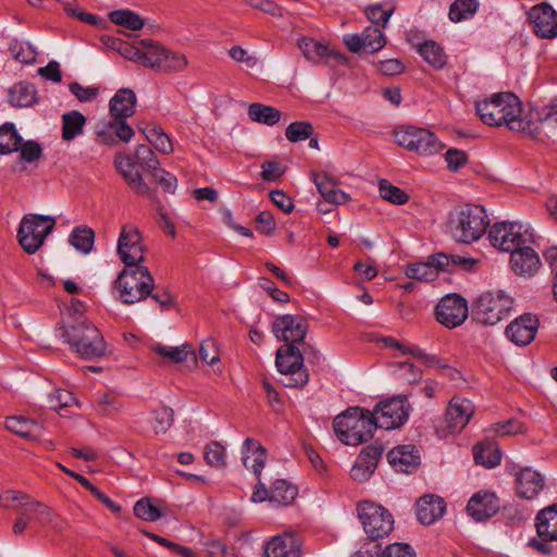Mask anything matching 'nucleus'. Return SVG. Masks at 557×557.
<instances>
[{
	"mask_svg": "<svg viewBox=\"0 0 557 557\" xmlns=\"http://www.w3.org/2000/svg\"><path fill=\"white\" fill-rule=\"evenodd\" d=\"M535 528L540 539L544 541H557V503L537 512Z\"/></svg>",
	"mask_w": 557,
	"mask_h": 557,
	"instance_id": "f704fd0d",
	"label": "nucleus"
},
{
	"mask_svg": "<svg viewBox=\"0 0 557 557\" xmlns=\"http://www.w3.org/2000/svg\"><path fill=\"white\" fill-rule=\"evenodd\" d=\"M539 326L536 315L524 313L506 327V336L518 346H528L534 341Z\"/></svg>",
	"mask_w": 557,
	"mask_h": 557,
	"instance_id": "aec40b11",
	"label": "nucleus"
},
{
	"mask_svg": "<svg viewBox=\"0 0 557 557\" xmlns=\"http://www.w3.org/2000/svg\"><path fill=\"white\" fill-rule=\"evenodd\" d=\"M393 12V8L384 10L381 4H375L368 8L367 16L372 23L386 27Z\"/></svg>",
	"mask_w": 557,
	"mask_h": 557,
	"instance_id": "0e129e2a",
	"label": "nucleus"
},
{
	"mask_svg": "<svg viewBox=\"0 0 557 557\" xmlns=\"http://www.w3.org/2000/svg\"><path fill=\"white\" fill-rule=\"evenodd\" d=\"M136 164L150 174L160 168V162L154 152L146 145H138L135 150Z\"/></svg>",
	"mask_w": 557,
	"mask_h": 557,
	"instance_id": "3c124183",
	"label": "nucleus"
},
{
	"mask_svg": "<svg viewBox=\"0 0 557 557\" xmlns=\"http://www.w3.org/2000/svg\"><path fill=\"white\" fill-rule=\"evenodd\" d=\"M119 45L117 51L125 58L131 61H136L140 63L144 66H147L148 60L146 59L147 53V45L143 44V40L140 41V45L143 48H137L129 46L125 42H122L121 40H114Z\"/></svg>",
	"mask_w": 557,
	"mask_h": 557,
	"instance_id": "4d7b16f0",
	"label": "nucleus"
},
{
	"mask_svg": "<svg viewBox=\"0 0 557 557\" xmlns=\"http://www.w3.org/2000/svg\"><path fill=\"white\" fill-rule=\"evenodd\" d=\"M527 116L532 119L536 125V133L528 134L529 136L540 137L542 133L549 136L548 133L557 128V98L540 109L530 110Z\"/></svg>",
	"mask_w": 557,
	"mask_h": 557,
	"instance_id": "cd10ccee",
	"label": "nucleus"
},
{
	"mask_svg": "<svg viewBox=\"0 0 557 557\" xmlns=\"http://www.w3.org/2000/svg\"><path fill=\"white\" fill-rule=\"evenodd\" d=\"M298 47L305 58L311 62L325 60L326 63L342 64L347 62V58L338 51L331 50L327 46L315 41L312 38L304 37L298 41Z\"/></svg>",
	"mask_w": 557,
	"mask_h": 557,
	"instance_id": "a878e982",
	"label": "nucleus"
},
{
	"mask_svg": "<svg viewBox=\"0 0 557 557\" xmlns=\"http://www.w3.org/2000/svg\"><path fill=\"white\" fill-rule=\"evenodd\" d=\"M436 321L448 329L461 325L468 317L467 300L458 294H449L435 308Z\"/></svg>",
	"mask_w": 557,
	"mask_h": 557,
	"instance_id": "f3484780",
	"label": "nucleus"
},
{
	"mask_svg": "<svg viewBox=\"0 0 557 557\" xmlns=\"http://www.w3.org/2000/svg\"><path fill=\"white\" fill-rule=\"evenodd\" d=\"M152 351H154L156 354H158L159 356L163 357L164 359L172 363H181L187 360L189 356L193 358L194 362L197 359L195 350L188 344H184L176 347L157 344L152 346Z\"/></svg>",
	"mask_w": 557,
	"mask_h": 557,
	"instance_id": "4c0bfd02",
	"label": "nucleus"
},
{
	"mask_svg": "<svg viewBox=\"0 0 557 557\" xmlns=\"http://www.w3.org/2000/svg\"><path fill=\"white\" fill-rule=\"evenodd\" d=\"M446 510L444 499L437 495H424L417 502V518L425 525L433 524Z\"/></svg>",
	"mask_w": 557,
	"mask_h": 557,
	"instance_id": "c85d7f7f",
	"label": "nucleus"
},
{
	"mask_svg": "<svg viewBox=\"0 0 557 557\" xmlns=\"http://www.w3.org/2000/svg\"><path fill=\"white\" fill-rule=\"evenodd\" d=\"M379 191L384 200H387L394 205H404L409 199V196L403 189L393 185L386 180L380 181Z\"/></svg>",
	"mask_w": 557,
	"mask_h": 557,
	"instance_id": "5fc2aeb1",
	"label": "nucleus"
},
{
	"mask_svg": "<svg viewBox=\"0 0 557 557\" xmlns=\"http://www.w3.org/2000/svg\"><path fill=\"white\" fill-rule=\"evenodd\" d=\"M487 238L493 247L511 253L523 245L533 244L534 233L522 222H498L490 227Z\"/></svg>",
	"mask_w": 557,
	"mask_h": 557,
	"instance_id": "0eeeda50",
	"label": "nucleus"
},
{
	"mask_svg": "<svg viewBox=\"0 0 557 557\" xmlns=\"http://www.w3.org/2000/svg\"><path fill=\"white\" fill-rule=\"evenodd\" d=\"M281 111L274 107L253 102L248 108V116L251 121L265 124L268 126L275 125L281 119Z\"/></svg>",
	"mask_w": 557,
	"mask_h": 557,
	"instance_id": "a19ab883",
	"label": "nucleus"
},
{
	"mask_svg": "<svg viewBox=\"0 0 557 557\" xmlns=\"http://www.w3.org/2000/svg\"><path fill=\"white\" fill-rule=\"evenodd\" d=\"M528 17L533 25V30L542 38H554L557 36V13L548 3H541L533 7Z\"/></svg>",
	"mask_w": 557,
	"mask_h": 557,
	"instance_id": "6ab92c4d",
	"label": "nucleus"
},
{
	"mask_svg": "<svg viewBox=\"0 0 557 557\" xmlns=\"http://www.w3.org/2000/svg\"><path fill=\"white\" fill-rule=\"evenodd\" d=\"M479 9L476 0H455L448 12L450 21L458 23L471 18Z\"/></svg>",
	"mask_w": 557,
	"mask_h": 557,
	"instance_id": "de8ad7c7",
	"label": "nucleus"
},
{
	"mask_svg": "<svg viewBox=\"0 0 557 557\" xmlns=\"http://www.w3.org/2000/svg\"><path fill=\"white\" fill-rule=\"evenodd\" d=\"M516 492L520 498L532 500L545 487L544 476L532 468H521L516 473Z\"/></svg>",
	"mask_w": 557,
	"mask_h": 557,
	"instance_id": "393cba45",
	"label": "nucleus"
},
{
	"mask_svg": "<svg viewBox=\"0 0 557 557\" xmlns=\"http://www.w3.org/2000/svg\"><path fill=\"white\" fill-rule=\"evenodd\" d=\"M225 447L219 442H211L205 448V459L212 467L225 466Z\"/></svg>",
	"mask_w": 557,
	"mask_h": 557,
	"instance_id": "bf43d9fd",
	"label": "nucleus"
},
{
	"mask_svg": "<svg viewBox=\"0 0 557 557\" xmlns=\"http://www.w3.org/2000/svg\"><path fill=\"white\" fill-rule=\"evenodd\" d=\"M383 451V446L377 443L368 445L362 448L357 459L375 470Z\"/></svg>",
	"mask_w": 557,
	"mask_h": 557,
	"instance_id": "052dcab7",
	"label": "nucleus"
},
{
	"mask_svg": "<svg viewBox=\"0 0 557 557\" xmlns=\"http://www.w3.org/2000/svg\"><path fill=\"white\" fill-rule=\"evenodd\" d=\"M4 425L8 431L29 441H38L44 434L41 424L23 416L8 417Z\"/></svg>",
	"mask_w": 557,
	"mask_h": 557,
	"instance_id": "2f4dec72",
	"label": "nucleus"
},
{
	"mask_svg": "<svg viewBox=\"0 0 557 557\" xmlns=\"http://www.w3.org/2000/svg\"><path fill=\"white\" fill-rule=\"evenodd\" d=\"M110 114L114 121H125L136 111V95L132 89L121 88L111 98Z\"/></svg>",
	"mask_w": 557,
	"mask_h": 557,
	"instance_id": "c756f323",
	"label": "nucleus"
},
{
	"mask_svg": "<svg viewBox=\"0 0 557 557\" xmlns=\"http://www.w3.org/2000/svg\"><path fill=\"white\" fill-rule=\"evenodd\" d=\"M413 548L406 543H393L385 547L382 557H414Z\"/></svg>",
	"mask_w": 557,
	"mask_h": 557,
	"instance_id": "774afa93",
	"label": "nucleus"
},
{
	"mask_svg": "<svg viewBox=\"0 0 557 557\" xmlns=\"http://www.w3.org/2000/svg\"><path fill=\"white\" fill-rule=\"evenodd\" d=\"M542 265L541 259L530 245H523L516 249L510 256V268L512 272L522 277L534 276Z\"/></svg>",
	"mask_w": 557,
	"mask_h": 557,
	"instance_id": "b1692460",
	"label": "nucleus"
},
{
	"mask_svg": "<svg viewBox=\"0 0 557 557\" xmlns=\"http://www.w3.org/2000/svg\"><path fill=\"white\" fill-rule=\"evenodd\" d=\"M275 366L282 374L289 375L284 385L301 388L309 381L308 370L304 367V355L299 347L285 344L276 351Z\"/></svg>",
	"mask_w": 557,
	"mask_h": 557,
	"instance_id": "1a4fd4ad",
	"label": "nucleus"
},
{
	"mask_svg": "<svg viewBox=\"0 0 557 557\" xmlns=\"http://www.w3.org/2000/svg\"><path fill=\"white\" fill-rule=\"evenodd\" d=\"M49 408L58 411L60 416H66L70 408L78 407V403L73 394L66 389H58L49 396Z\"/></svg>",
	"mask_w": 557,
	"mask_h": 557,
	"instance_id": "a18cd8bd",
	"label": "nucleus"
},
{
	"mask_svg": "<svg viewBox=\"0 0 557 557\" xmlns=\"http://www.w3.org/2000/svg\"><path fill=\"white\" fill-rule=\"evenodd\" d=\"M298 494V488L286 480H276L270 488L269 500L276 505H289Z\"/></svg>",
	"mask_w": 557,
	"mask_h": 557,
	"instance_id": "ea45409f",
	"label": "nucleus"
},
{
	"mask_svg": "<svg viewBox=\"0 0 557 557\" xmlns=\"http://www.w3.org/2000/svg\"><path fill=\"white\" fill-rule=\"evenodd\" d=\"M473 457L476 465L495 468L502 461V453L496 442L487 440L474 445Z\"/></svg>",
	"mask_w": 557,
	"mask_h": 557,
	"instance_id": "c9c22d12",
	"label": "nucleus"
},
{
	"mask_svg": "<svg viewBox=\"0 0 557 557\" xmlns=\"http://www.w3.org/2000/svg\"><path fill=\"white\" fill-rule=\"evenodd\" d=\"M364 51L374 53L381 50L386 41L384 34L376 26H369L362 32Z\"/></svg>",
	"mask_w": 557,
	"mask_h": 557,
	"instance_id": "603ef678",
	"label": "nucleus"
},
{
	"mask_svg": "<svg viewBox=\"0 0 557 557\" xmlns=\"http://www.w3.org/2000/svg\"><path fill=\"white\" fill-rule=\"evenodd\" d=\"M134 515L148 522L157 521L162 516L159 507L153 505L149 497H144L135 503Z\"/></svg>",
	"mask_w": 557,
	"mask_h": 557,
	"instance_id": "864d4df0",
	"label": "nucleus"
},
{
	"mask_svg": "<svg viewBox=\"0 0 557 557\" xmlns=\"http://www.w3.org/2000/svg\"><path fill=\"white\" fill-rule=\"evenodd\" d=\"M174 411L169 407H161L153 411L152 428L156 434H164L173 424Z\"/></svg>",
	"mask_w": 557,
	"mask_h": 557,
	"instance_id": "6e6d98bb",
	"label": "nucleus"
},
{
	"mask_svg": "<svg viewBox=\"0 0 557 557\" xmlns=\"http://www.w3.org/2000/svg\"><path fill=\"white\" fill-rule=\"evenodd\" d=\"M23 138L13 123L0 126V154H9L18 150Z\"/></svg>",
	"mask_w": 557,
	"mask_h": 557,
	"instance_id": "c03bdc74",
	"label": "nucleus"
},
{
	"mask_svg": "<svg viewBox=\"0 0 557 557\" xmlns=\"http://www.w3.org/2000/svg\"><path fill=\"white\" fill-rule=\"evenodd\" d=\"M395 143L419 154H435L443 149L436 135L426 128L399 126L394 132Z\"/></svg>",
	"mask_w": 557,
	"mask_h": 557,
	"instance_id": "9b49d317",
	"label": "nucleus"
},
{
	"mask_svg": "<svg viewBox=\"0 0 557 557\" xmlns=\"http://www.w3.org/2000/svg\"><path fill=\"white\" fill-rule=\"evenodd\" d=\"M147 45V67L164 74L177 73L186 69L188 61L185 54L165 49L151 39H144Z\"/></svg>",
	"mask_w": 557,
	"mask_h": 557,
	"instance_id": "4468645a",
	"label": "nucleus"
},
{
	"mask_svg": "<svg viewBox=\"0 0 557 557\" xmlns=\"http://www.w3.org/2000/svg\"><path fill=\"white\" fill-rule=\"evenodd\" d=\"M264 553L267 557H300V543L292 534L274 536Z\"/></svg>",
	"mask_w": 557,
	"mask_h": 557,
	"instance_id": "473e14b6",
	"label": "nucleus"
},
{
	"mask_svg": "<svg viewBox=\"0 0 557 557\" xmlns=\"http://www.w3.org/2000/svg\"><path fill=\"white\" fill-rule=\"evenodd\" d=\"M9 102L16 108H28L37 102V91L33 84L21 82L9 91Z\"/></svg>",
	"mask_w": 557,
	"mask_h": 557,
	"instance_id": "e433bc0d",
	"label": "nucleus"
},
{
	"mask_svg": "<svg viewBox=\"0 0 557 557\" xmlns=\"http://www.w3.org/2000/svg\"><path fill=\"white\" fill-rule=\"evenodd\" d=\"M69 242L77 251L87 255L94 248L95 232L86 225L77 226L71 232Z\"/></svg>",
	"mask_w": 557,
	"mask_h": 557,
	"instance_id": "37998d69",
	"label": "nucleus"
},
{
	"mask_svg": "<svg viewBox=\"0 0 557 557\" xmlns=\"http://www.w3.org/2000/svg\"><path fill=\"white\" fill-rule=\"evenodd\" d=\"M86 117L79 111L72 110L62 115V138L71 141L84 131Z\"/></svg>",
	"mask_w": 557,
	"mask_h": 557,
	"instance_id": "58836bf2",
	"label": "nucleus"
},
{
	"mask_svg": "<svg viewBox=\"0 0 557 557\" xmlns=\"http://www.w3.org/2000/svg\"><path fill=\"white\" fill-rule=\"evenodd\" d=\"M499 499L495 493L479 491L468 502L467 512L476 522L492 518L499 510Z\"/></svg>",
	"mask_w": 557,
	"mask_h": 557,
	"instance_id": "412c9836",
	"label": "nucleus"
},
{
	"mask_svg": "<svg viewBox=\"0 0 557 557\" xmlns=\"http://www.w3.org/2000/svg\"><path fill=\"white\" fill-rule=\"evenodd\" d=\"M109 16L112 23L124 26L131 30H138L144 26L141 17L128 10H116L111 12Z\"/></svg>",
	"mask_w": 557,
	"mask_h": 557,
	"instance_id": "8fccbe9b",
	"label": "nucleus"
},
{
	"mask_svg": "<svg viewBox=\"0 0 557 557\" xmlns=\"http://www.w3.org/2000/svg\"><path fill=\"white\" fill-rule=\"evenodd\" d=\"M199 355L201 360L207 364L212 366L216 363L220 358L215 341L212 338L202 341L199 348Z\"/></svg>",
	"mask_w": 557,
	"mask_h": 557,
	"instance_id": "69168bd1",
	"label": "nucleus"
},
{
	"mask_svg": "<svg viewBox=\"0 0 557 557\" xmlns=\"http://www.w3.org/2000/svg\"><path fill=\"white\" fill-rule=\"evenodd\" d=\"M481 121L490 126H507L512 132L536 133V125L523 112L519 98L512 92L494 94L475 102Z\"/></svg>",
	"mask_w": 557,
	"mask_h": 557,
	"instance_id": "f257e3e1",
	"label": "nucleus"
},
{
	"mask_svg": "<svg viewBox=\"0 0 557 557\" xmlns=\"http://www.w3.org/2000/svg\"><path fill=\"white\" fill-rule=\"evenodd\" d=\"M475 262L471 258L438 252L431 256L428 262L408 264L405 273L409 278L432 282L437 277L438 271L455 272L457 269L469 271Z\"/></svg>",
	"mask_w": 557,
	"mask_h": 557,
	"instance_id": "423d86ee",
	"label": "nucleus"
},
{
	"mask_svg": "<svg viewBox=\"0 0 557 557\" xmlns=\"http://www.w3.org/2000/svg\"><path fill=\"white\" fill-rule=\"evenodd\" d=\"M151 176L162 187V189L165 193L173 194L175 191L177 187V180L173 174L159 168L158 170L151 173Z\"/></svg>",
	"mask_w": 557,
	"mask_h": 557,
	"instance_id": "338daca9",
	"label": "nucleus"
},
{
	"mask_svg": "<svg viewBox=\"0 0 557 557\" xmlns=\"http://www.w3.org/2000/svg\"><path fill=\"white\" fill-rule=\"evenodd\" d=\"M146 136V139L158 150L160 153L170 154L173 152L172 141L166 133L161 127L156 125H146L139 128Z\"/></svg>",
	"mask_w": 557,
	"mask_h": 557,
	"instance_id": "79ce46f5",
	"label": "nucleus"
},
{
	"mask_svg": "<svg viewBox=\"0 0 557 557\" xmlns=\"http://www.w3.org/2000/svg\"><path fill=\"white\" fill-rule=\"evenodd\" d=\"M114 165L133 191L146 197L152 196L150 187L144 182L141 174L135 169L136 160L133 161L129 156L120 152L114 158Z\"/></svg>",
	"mask_w": 557,
	"mask_h": 557,
	"instance_id": "5701e85b",
	"label": "nucleus"
},
{
	"mask_svg": "<svg viewBox=\"0 0 557 557\" xmlns=\"http://www.w3.org/2000/svg\"><path fill=\"white\" fill-rule=\"evenodd\" d=\"M61 337L82 358L90 360L106 355L107 346L100 331L81 317L76 323L59 329Z\"/></svg>",
	"mask_w": 557,
	"mask_h": 557,
	"instance_id": "7ed1b4c3",
	"label": "nucleus"
},
{
	"mask_svg": "<svg viewBox=\"0 0 557 557\" xmlns=\"http://www.w3.org/2000/svg\"><path fill=\"white\" fill-rule=\"evenodd\" d=\"M392 368L396 377L408 384L417 383L422 379V371L407 360L396 361L392 363Z\"/></svg>",
	"mask_w": 557,
	"mask_h": 557,
	"instance_id": "09e8293b",
	"label": "nucleus"
},
{
	"mask_svg": "<svg viewBox=\"0 0 557 557\" xmlns=\"http://www.w3.org/2000/svg\"><path fill=\"white\" fill-rule=\"evenodd\" d=\"M134 129L126 123V121H110L102 128L96 133V140L100 144L113 146L116 144V138L124 143H128L134 136Z\"/></svg>",
	"mask_w": 557,
	"mask_h": 557,
	"instance_id": "7c9ffc66",
	"label": "nucleus"
},
{
	"mask_svg": "<svg viewBox=\"0 0 557 557\" xmlns=\"http://www.w3.org/2000/svg\"><path fill=\"white\" fill-rule=\"evenodd\" d=\"M17 151H20V160L27 163L36 162L42 156L41 146L35 140L22 141Z\"/></svg>",
	"mask_w": 557,
	"mask_h": 557,
	"instance_id": "e2e57ef3",
	"label": "nucleus"
},
{
	"mask_svg": "<svg viewBox=\"0 0 557 557\" xmlns=\"http://www.w3.org/2000/svg\"><path fill=\"white\" fill-rule=\"evenodd\" d=\"M18 510V517L12 529L15 535H21L26 529L46 525L51 522L50 508L29 495L28 499L22 503Z\"/></svg>",
	"mask_w": 557,
	"mask_h": 557,
	"instance_id": "dca6fc26",
	"label": "nucleus"
},
{
	"mask_svg": "<svg viewBox=\"0 0 557 557\" xmlns=\"http://www.w3.org/2000/svg\"><path fill=\"white\" fill-rule=\"evenodd\" d=\"M511 304V298L506 295L486 293L481 295L475 301L472 314L479 323L495 325L507 315Z\"/></svg>",
	"mask_w": 557,
	"mask_h": 557,
	"instance_id": "ddd939ff",
	"label": "nucleus"
},
{
	"mask_svg": "<svg viewBox=\"0 0 557 557\" xmlns=\"http://www.w3.org/2000/svg\"><path fill=\"white\" fill-rule=\"evenodd\" d=\"M387 460L398 472L412 473L420 466L421 457L413 445H399L387 454Z\"/></svg>",
	"mask_w": 557,
	"mask_h": 557,
	"instance_id": "bb28decb",
	"label": "nucleus"
},
{
	"mask_svg": "<svg viewBox=\"0 0 557 557\" xmlns=\"http://www.w3.org/2000/svg\"><path fill=\"white\" fill-rule=\"evenodd\" d=\"M154 287V278L146 267H133L122 270L113 283L119 299L126 305L139 302L147 297Z\"/></svg>",
	"mask_w": 557,
	"mask_h": 557,
	"instance_id": "39448f33",
	"label": "nucleus"
},
{
	"mask_svg": "<svg viewBox=\"0 0 557 557\" xmlns=\"http://www.w3.org/2000/svg\"><path fill=\"white\" fill-rule=\"evenodd\" d=\"M492 428L494 432L499 436L523 434L527 431L523 422L517 419H508L503 422H497L493 424Z\"/></svg>",
	"mask_w": 557,
	"mask_h": 557,
	"instance_id": "680f3d73",
	"label": "nucleus"
},
{
	"mask_svg": "<svg viewBox=\"0 0 557 557\" xmlns=\"http://www.w3.org/2000/svg\"><path fill=\"white\" fill-rule=\"evenodd\" d=\"M267 459L265 448L253 438H246L243 444V462L251 469L257 478L260 476Z\"/></svg>",
	"mask_w": 557,
	"mask_h": 557,
	"instance_id": "72a5a7b5",
	"label": "nucleus"
},
{
	"mask_svg": "<svg viewBox=\"0 0 557 557\" xmlns=\"http://www.w3.org/2000/svg\"><path fill=\"white\" fill-rule=\"evenodd\" d=\"M116 252L126 268L144 267L146 249L139 230L133 225H123L117 239Z\"/></svg>",
	"mask_w": 557,
	"mask_h": 557,
	"instance_id": "2eb2a0df",
	"label": "nucleus"
},
{
	"mask_svg": "<svg viewBox=\"0 0 557 557\" xmlns=\"http://www.w3.org/2000/svg\"><path fill=\"white\" fill-rule=\"evenodd\" d=\"M358 517L363 531L372 541L387 536L394 529L392 513L381 505L371 502L359 503Z\"/></svg>",
	"mask_w": 557,
	"mask_h": 557,
	"instance_id": "9d476101",
	"label": "nucleus"
},
{
	"mask_svg": "<svg viewBox=\"0 0 557 557\" xmlns=\"http://www.w3.org/2000/svg\"><path fill=\"white\" fill-rule=\"evenodd\" d=\"M411 406L404 395L380 401L372 411L376 426L393 430L401 426L409 418Z\"/></svg>",
	"mask_w": 557,
	"mask_h": 557,
	"instance_id": "f8f14e48",
	"label": "nucleus"
},
{
	"mask_svg": "<svg viewBox=\"0 0 557 557\" xmlns=\"http://www.w3.org/2000/svg\"><path fill=\"white\" fill-rule=\"evenodd\" d=\"M333 429L342 443L357 446L372 438L377 426L372 411L351 407L334 419Z\"/></svg>",
	"mask_w": 557,
	"mask_h": 557,
	"instance_id": "f03ea898",
	"label": "nucleus"
},
{
	"mask_svg": "<svg viewBox=\"0 0 557 557\" xmlns=\"http://www.w3.org/2000/svg\"><path fill=\"white\" fill-rule=\"evenodd\" d=\"M55 220L49 215L27 214L18 227L20 245L27 253H35L45 243L46 237L53 231Z\"/></svg>",
	"mask_w": 557,
	"mask_h": 557,
	"instance_id": "6e6552de",
	"label": "nucleus"
},
{
	"mask_svg": "<svg viewBox=\"0 0 557 557\" xmlns=\"http://www.w3.org/2000/svg\"><path fill=\"white\" fill-rule=\"evenodd\" d=\"M474 412L472 403L466 398L453 397L445 413L448 433H459L469 422Z\"/></svg>",
	"mask_w": 557,
	"mask_h": 557,
	"instance_id": "4be33fe9",
	"label": "nucleus"
},
{
	"mask_svg": "<svg viewBox=\"0 0 557 557\" xmlns=\"http://www.w3.org/2000/svg\"><path fill=\"white\" fill-rule=\"evenodd\" d=\"M487 225L485 209L478 205H467L450 213L448 231L456 242L471 244L481 238Z\"/></svg>",
	"mask_w": 557,
	"mask_h": 557,
	"instance_id": "20e7f679",
	"label": "nucleus"
},
{
	"mask_svg": "<svg viewBox=\"0 0 557 557\" xmlns=\"http://www.w3.org/2000/svg\"><path fill=\"white\" fill-rule=\"evenodd\" d=\"M418 51L420 55L435 69H442L446 64V55L443 49L433 40L421 44Z\"/></svg>",
	"mask_w": 557,
	"mask_h": 557,
	"instance_id": "49530a36",
	"label": "nucleus"
},
{
	"mask_svg": "<svg viewBox=\"0 0 557 557\" xmlns=\"http://www.w3.org/2000/svg\"><path fill=\"white\" fill-rule=\"evenodd\" d=\"M313 134V127L309 122H293L286 131V138L292 143H297L310 138Z\"/></svg>",
	"mask_w": 557,
	"mask_h": 557,
	"instance_id": "13d9d810",
	"label": "nucleus"
},
{
	"mask_svg": "<svg viewBox=\"0 0 557 557\" xmlns=\"http://www.w3.org/2000/svg\"><path fill=\"white\" fill-rule=\"evenodd\" d=\"M272 332L280 341L286 344L301 343L308 332L306 319L298 314H284L277 317L272 323Z\"/></svg>",
	"mask_w": 557,
	"mask_h": 557,
	"instance_id": "a211bd4d",
	"label": "nucleus"
}]
</instances>
